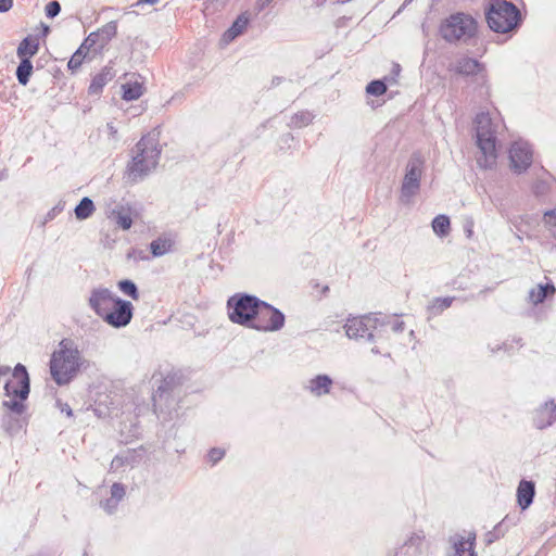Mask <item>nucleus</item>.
I'll return each mask as SVG.
<instances>
[{
	"mask_svg": "<svg viewBox=\"0 0 556 556\" xmlns=\"http://www.w3.org/2000/svg\"><path fill=\"white\" fill-rule=\"evenodd\" d=\"M162 153L159 138L148 134L140 138L132 150L131 160L125 170V178L129 184H137L146 179L159 165Z\"/></svg>",
	"mask_w": 556,
	"mask_h": 556,
	"instance_id": "f257e3e1",
	"label": "nucleus"
},
{
	"mask_svg": "<svg viewBox=\"0 0 556 556\" xmlns=\"http://www.w3.org/2000/svg\"><path fill=\"white\" fill-rule=\"evenodd\" d=\"M50 374L58 386L68 384L80 368H87L89 362L81 356L77 345L71 339H63L50 358Z\"/></svg>",
	"mask_w": 556,
	"mask_h": 556,
	"instance_id": "f03ea898",
	"label": "nucleus"
},
{
	"mask_svg": "<svg viewBox=\"0 0 556 556\" xmlns=\"http://www.w3.org/2000/svg\"><path fill=\"white\" fill-rule=\"evenodd\" d=\"M181 397V377L174 372L167 374L152 396L153 410L162 424L178 418Z\"/></svg>",
	"mask_w": 556,
	"mask_h": 556,
	"instance_id": "7ed1b4c3",
	"label": "nucleus"
},
{
	"mask_svg": "<svg viewBox=\"0 0 556 556\" xmlns=\"http://www.w3.org/2000/svg\"><path fill=\"white\" fill-rule=\"evenodd\" d=\"M479 25L477 20L465 12H456L440 23L441 38L451 45H468L478 37Z\"/></svg>",
	"mask_w": 556,
	"mask_h": 556,
	"instance_id": "20e7f679",
	"label": "nucleus"
},
{
	"mask_svg": "<svg viewBox=\"0 0 556 556\" xmlns=\"http://www.w3.org/2000/svg\"><path fill=\"white\" fill-rule=\"evenodd\" d=\"M501 124L493 119L489 113H478L475 117V129L477 144L481 150L483 157H479L477 163L481 168H491L496 160V134Z\"/></svg>",
	"mask_w": 556,
	"mask_h": 556,
	"instance_id": "39448f33",
	"label": "nucleus"
},
{
	"mask_svg": "<svg viewBox=\"0 0 556 556\" xmlns=\"http://www.w3.org/2000/svg\"><path fill=\"white\" fill-rule=\"evenodd\" d=\"M485 18L490 29L498 34L515 30L522 23L520 10L507 0H490L485 9Z\"/></svg>",
	"mask_w": 556,
	"mask_h": 556,
	"instance_id": "423d86ee",
	"label": "nucleus"
},
{
	"mask_svg": "<svg viewBox=\"0 0 556 556\" xmlns=\"http://www.w3.org/2000/svg\"><path fill=\"white\" fill-rule=\"evenodd\" d=\"M263 300L256 295L237 292L227 300V314L231 323L252 329L255 323L257 308L262 306Z\"/></svg>",
	"mask_w": 556,
	"mask_h": 556,
	"instance_id": "0eeeda50",
	"label": "nucleus"
},
{
	"mask_svg": "<svg viewBox=\"0 0 556 556\" xmlns=\"http://www.w3.org/2000/svg\"><path fill=\"white\" fill-rule=\"evenodd\" d=\"M384 325V320H381L378 314H368L348 318L344 329L350 339L372 342Z\"/></svg>",
	"mask_w": 556,
	"mask_h": 556,
	"instance_id": "6e6552de",
	"label": "nucleus"
},
{
	"mask_svg": "<svg viewBox=\"0 0 556 556\" xmlns=\"http://www.w3.org/2000/svg\"><path fill=\"white\" fill-rule=\"evenodd\" d=\"M425 170V161L419 153H414L405 167V175L401 185L400 201L403 204L412 203L420 190V181Z\"/></svg>",
	"mask_w": 556,
	"mask_h": 556,
	"instance_id": "1a4fd4ad",
	"label": "nucleus"
},
{
	"mask_svg": "<svg viewBox=\"0 0 556 556\" xmlns=\"http://www.w3.org/2000/svg\"><path fill=\"white\" fill-rule=\"evenodd\" d=\"M285 321L286 316L279 308L263 301L262 306L257 308L252 329L260 332H276L283 328Z\"/></svg>",
	"mask_w": 556,
	"mask_h": 556,
	"instance_id": "9d476101",
	"label": "nucleus"
},
{
	"mask_svg": "<svg viewBox=\"0 0 556 556\" xmlns=\"http://www.w3.org/2000/svg\"><path fill=\"white\" fill-rule=\"evenodd\" d=\"M30 392V380L24 365L17 364L12 374V379L4 384V393L9 397H16L25 401Z\"/></svg>",
	"mask_w": 556,
	"mask_h": 556,
	"instance_id": "9b49d317",
	"label": "nucleus"
},
{
	"mask_svg": "<svg viewBox=\"0 0 556 556\" xmlns=\"http://www.w3.org/2000/svg\"><path fill=\"white\" fill-rule=\"evenodd\" d=\"M510 168L516 174L525 173L532 164L533 150L531 144L525 140H517L509 149Z\"/></svg>",
	"mask_w": 556,
	"mask_h": 556,
	"instance_id": "f8f14e48",
	"label": "nucleus"
},
{
	"mask_svg": "<svg viewBox=\"0 0 556 556\" xmlns=\"http://www.w3.org/2000/svg\"><path fill=\"white\" fill-rule=\"evenodd\" d=\"M134 316V305L131 302L116 298L114 305L111 306L102 319L113 328H124L131 321Z\"/></svg>",
	"mask_w": 556,
	"mask_h": 556,
	"instance_id": "ddd939ff",
	"label": "nucleus"
},
{
	"mask_svg": "<svg viewBox=\"0 0 556 556\" xmlns=\"http://www.w3.org/2000/svg\"><path fill=\"white\" fill-rule=\"evenodd\" d=\"M448 71L462 76H477L482 83L486 80L484 65L469 56L457 59L454 63L450 64Z\"/></svg>",
	"mask_w": 556,
	"mask_h": 556,
	"instance_id": "4468645a",
	"label": "nucleus"
},
{
	"mask_svg": "<svg viewBox=\"0 0 556 556\" xmlns=\"http://www.w3.org/2000/svg\"><path fill=\"white\" fill-rule=\"evenodd\" d=\"M116 298L108 288H96L88 299L89 307L99 316L103 317L109 308L114 305Z\"/></svg>",
	"mask_w": 556,
	"mask_h": 556,
	"instance_id": "2eb2a0df",
	"label": "nucleus"
},
{
	"mask_svg": "<svg viewBox=\"0 0 556 556\" xmlns=\"http://www.w3.org/2000/svg\"><path fill=\"white\" fill-rule=\"evenodd\" d=\"M532 422L539 430L546 429L556 422V403L553 399L545 401L534 409Z\"/></svg>",
	"mask_w": 556,
	"mask_h": 556,
	"instance_id": "dca6fc26",
	"label": "nucleus"
},
{
	"mask_svg": "<svg viewBox=\"0 0 556 556\" xmlns=\"http://www.w3.org/2000/svg\"><path fill=\"white\" fill-rule=\"evenodd\" d=\"M117 34V23L111 21L96 31L90 33L83 41V48H92L97 45L103 48Z\"/></svg>",
	"mask_w": 556,
	"mask_h": 556,
	"instance_id": "f3484780",
	"label": "nucleus"
},
{
	"mask_svg": "<svg viewBox=\"0 0 556 556\" xmlns=\"http://www.w3.org/2000/svg\"><path fill=\"white\" fill-rule=\"evenodd\" d=\"M450 543L454 549V553L451 556H477L475 552V532H468L467 535L456 533L450 538Z\"/></svg>",
	"mask_w": 556,
	"mask_h": 556,
	"instance_id": "a211bd4d",
	"label": "nucleus"
},
{
	"mask_svg": "<svg viewBox=\"0 0 556 556\" xmlns=\"http://www.w3.org/2000/svg\"><path fill=\"white\" fill-rule=\"evenodd\" d=\"M142 459V453L137 450H125L118 453L111 462L110 470L118 471L123 468H134Z\"/></svg>",
	"mask_w": 556,
	"mask_h": 556,
	"instance_id": "6ab92c4d",
	"label": "nucleus"
},
{
	"mask_svg": "<svg viewBox=\"0 0 556 556\" xmlns=\"http://www.w3.org/2000/svg\"><path fill=\"white\" fill-rule=\"evenodd\" d=\"M126 495L125 485L121 482H114L110 490V497L100 501V507L109 515L117 510L119 503Z\"/></svg>",
	"mask_w": 556,
	"mask_h": 556,
	"instance_id": "aec40b11",
	"label": "nucleus"
},
{
	"mask_svg": "<svg viewBox=\"0 0 556 556\" xmlns=\"http://www.w3.org/2000/svg\"><path fill=\"white\" fill-rule=\"evenodd\" d=\"M546 178H539L532 185V193L540 201H551V193L556 190V180L547 173L544 172Z\"/></svg>",
	"mask_w": 556,
	"mask_h": 556,
	"instance_id": "412c9836",
	"label": "nucleus"
},
{
	"mask_svg": "<svg viewBox=\"0 0 556 556\" xmlns=\"http://www.w3.org/2000/svg\"><path fill=\"white\" fill-rule=\"evenodd\" d=\"M333 384V380L328 375H317L309 379L305 389L314 396L320 397L329 394Z\"/></svg>",
	"mask_w": 556,
	"mask_h": 556,
	"instance_id": "4be33fe9",
	"label": "nucleus"
},
{
	"mask_svg": "<svg viewBox=\"0 0 556 556\" xmlns=\"http://www.w3.org/2000/svg\"><path fill=\"white\" fill-rule=\"evenodd\" d=\"M535 496V484L533 481L522 479L517 486V502L521 510L529 508Z\"/></svg>",
	"mask_w": 556,
	"mask_h": 556,
	"instance_id": "5701e85b",
	"label": "nucleus"
},
{
	"mask_svg": "<svg viewBox=\"0 0 556 556\" xmlns=\"http://www.w3.org/2000/svg\"><path fill=\"white\" fill-rule=\"evenodd\" d=\"M109 219L114 222L123 230H128L132 225L130 208L124 205H116L106 212Z\"/></svg>",
	"mask_w": 556,
	"mask_h": 556,
	"instance_id": "b1692460",
	"label": "nucleus"
},
{
	"mask_svg": "<svg viewBox=\"0 0 556 556\" xmlns=\"http://www.w3.org/2000/svg\"><path fill=\"white\" fill-rule=\"evenodd\" d=\"M555 292L556 288L553 282L549 281L545 285L540 283L529 291L528 301L533 305H539L549 296H553Z\"/></svg>",
	"mask_w": 556,
	"mask_h": 556,
	"instance_id": "393cba45",
	"label": "nucleus"
},
{
	"mask_svg": "<svg viewBox=\"0 0 556 556\" xmlns=\"http://www.w3.org/2000/svg\"><path fill=\"white\" fill-rule=\"evenodd\" d=\"M249 24V18L244 14H240L231 24V26L224 33L222 40L229 43L240 36Z\"/></svg>",
	"mask_w": 556,
	"mask_h": 556,
	"instance_id": "a878e982",
	"label": "nucleus"
},
{
	"mask_svg": "<svg viewBox=\"0 0 556 556\" xmlns=\"http://www.w3.org/2000/svg\"><path fill=\"white\" fill-rule=\"evenodd\" d=\"M454 300V296L434 298L427 306L428 319L441 315L453 304Z\"/></svg>",
	"mask_w": 556,
	"mask_h": 556,
	"instance_id": "bb28decb",
	"label": "nucleus"
},
{
	"mask_svg": "<svg viewBox=\"0 0 556 556\" xmlns=\"http://www.w3.org/2000/svg\"><path fill=\"white\" fill-rule=\"evenodd\" d=\"M109 395H105L104 399L101 396L96 400L93 412L99 418H109L113 415V412L116 409L113 401H108Z\"/></svg>",
	"mask_w": 556,
	"mask_h": 556,
	"instance_id": "cd10ccee",
	"label": "nucleus"
},
{
	"mask_svg": "<svg viewBox=\"0 0 556 556\" xmlns=\"http://www.w3.org/2000/svg\"><path fill=\"white\" fill-rule=\"evenodd\" d=\"M20 59H21V62L16 68L15 75H16L17 81L22 86H26L29 81L31 74H33L34 66H33L30 59H28V58H20Z\"/></svg>",
	"mask_w": 556,
	"mask_h": 556,
	"instance_id": "c85d7f7f",
	"label": "nucleus"
},
{
	"mask_svg": "<svg viewBox=\"0 0 556 556\" xmlns=\"http://www.w3.org/2000/svg\"><path fill=\"white\" fill-rule=\"evenodd\" d=\"M173 241L169 238L159 237L150 243V251L154 257H160L170 252Z\"/></svg>",
	"mask_w": 556,
	"mask_h": 556,
	"instance_id": "c756f323",
	"label": "nucleus"
},
{
	"mask_svg": "<svg viewBox=\"0 0 556 556\" xmlns=\"http://www.w3.org/2000/svg\"><path fill=\"white\" fill-rule=\"evenodd\" d=\"M39 43L31 37L24 38L16 50L18 58H30L38 52Z\"/></svg>",
	"mask_w": 556,
	"mask_h": 556,
	"instance_id": "7c9ffc66",
	"label": "nucleus"
},
{
	"mask_svg": "<svg viewBox=\"0 0 556 556\" xmlns=\"http://www.w3.org/2000/svg\"><path fill=\"white\" fill-rule=\"evenodd\" d=\"M94 210H96V206H94L93 201L90 198L85 197L75 206L74 213H75V216L77 219L84 220V219L89 218L92 215V213L94 212Z\"/></svg>",
	"mask_w": 556,
	"mask_h": 556,
	"instance_id": "2f4dec72",
	"label": "nucleus"
},
{
	"mask_svg": "<svg viewBox=\"0 0 556 556\" xmlns=\"http://www.w3.org/2000/svg\"><path fill=\"white\" fill-rule=\"evenodd\" d=\"M314 114L307 110L300 111L298 113H294L288 123V127L290 128H303L308 126L313 119Z\"/></svg>",
	"mask_w": 556,
	"mask_h": 556,
	"instance_id": "473e14b6",
	"label": "nucleus"
},
{
	"mask_svg": "<svg viewBox=\"0 0 556 556\" xmlns=\"http://www.w3.org/2000/svg\"><path fill=\"white\" fill-rule=\"evenodd\" d=\"M111 80L110 70L104 68L102 72L97 74L89 86V93L97 94L100 93L103 87Z\"/></svg>",
	"mask_w": 556,
	"mask_h": 556,
	"instance_id": "72a5a7b5",
	"label": "nucleus"
},
{
	"mask_svg": "<svg viewBox=\"0 0 556 556\" xmlns=\"http://www.w3.org/2000/svg\"><path fill=\"white\" fill-rule=\"evenodd\" d=\"M143 93V87L140 83H126L123 85V99L132 101L139 99Z\"/></svg>",
	"mask_w": 556,
	"mask_h": 556,
	"instance_id": "f704fd0d",
	"label": "nucleus"
},
{
	"mask_svg": "<svg viewBox=\"0 0 556 556\" xmlns=\"http://www.w3.org/2000/svg\"><path fill=\"white\" fill-rule=\"evenodd\" d=\"M432 229L439 237H445L451 229V222L446 215H438L432 220Z\"/></svg>",
	"mask_w": 556,
	"mask_h": 556,
	"instance_id": "c9c22d12",
	"label": "nucleus"
},
{
	"mask_svg": "<svg viewBox=\"0 0 556 556\" xmlns=\"http://www.w3.org/2000/svg\"><path fill=\"white\" fill-rule=\"evenodd\" d=\"M117 287L122 293L131 298L132 300H138L140 298V292L137 285L130 279L118 281Z\"/></svg>",
	"mask_w": 556,
	"mask_h": 556,
	"instance_id": "e433bc0d",
	"label": "nucleus"
},
{
	"mask_svg": "<svg viewBox=\"0 0 556 556\" xmlns=\"http://www.w3.org/2000/svg\"><path fill=\"white\" fill-rule=\"evenodd\" d=\"M89 50H90V48H83V43H81L80 47L71 56V59L67 63L68 70H71L72 72L77 71L81 66L83 61L86 58Z\"/></svg>",
	"mask_w": 556,
	"mask_h": 556,
	"instance_id": "4c0bfd02",
	"label": "nucleus"
},
{
	"mask_svg": "<svg viewBox=\"0 0 556 556\" xmlns=\"http://www.w3.org/2000/svg\"><path fill=\"white\" fill-rule=\"evenodd\" d=\"M2 405H3V407L8 408L10 412H12L13 414H15L17 416H21L22 414H24V412L26 409L24 401L16 399V397H13L12 400H9V401H3Z\"/></svg>",
	"mask_w": 556,
	"mask_h": 556,
	"instance_id": "58836bf2",
	"label": "nucleus"
},
{
	"mask_svg": "<svg viewBox=\"0 0 556 556\" xmlns=\"http://www.w3.org/2000/svg\"><path fill=\"white\" fill-rule=\"evenodd\" d=\"M366 91H367V93H369L371 96L380 97L383 93H386L387 85H386L384 80L376 79V80L370 81L367 85Z\"/></svg>",
	"mask_w": 556,
	"mask_h": 556,
	"instance_id": "ea45409f",
	"label": "nucleus"
},
{
	"mask_svg": "<svg viewBox=\"0 0 556 556\" xmlns=\"http://www.w3.org/2000/svg\"><path fill=\"white\" fill-rule=\"evenodd\" d=\"M507 530L498 522L491 531L485 535L486 544H492L505 535Z\"/></svg>",
	"mask_w": 556,
	"mask_h": 556,
	"instance_id": "a19ab883",
	"label": "nucleus"
},
{
	"mask_svg": "<svg viewBox=\"0 0 556 556\" xmlns=\"http://www.w3.org/2000/svg\"><path fill=\"white\" fill-rule=\"evenodd\" d=\"M378 316L380 317L381 320H384V327L390 326L391 329L396 333H401L404 331L405 323L403 320H400L397 318L391 319L390 317L382 316L381 314H378Z\"/></svg>",
	"mask_w": 556,
	"mask_h": 556,
	"instance_id": "79ce46f5",
	"label": "nucleus"
},
{
	"mask_svg": "<svg viewBox=\"0 0 556 556\" xmlns=\"http://www.w3.org/2000/svg\"><path fill=\"white\" fill-rule=\"evenodd\" d=\"M3 427L8 432L13 434L22 428V425L17 419H13L12 416L8 415L3 418Z\"/></svg>",
	"mask_w": 556,
	"mask_h": 556,
	"instance_id": "37998d69",
	"label": "nucleus"
},
{
	"mask_svg": "<svg viewBox=\"0 0 556 556\" xmlns=\"http://www.w3.org/2000/svg\"><path fill=\"white\" fill-rule=\"evenodd\" d=\"M225 456V450L219 447H213L208 451L206 457L207 460L214 466Z\"/></svg>",
	"mask_w": 556,
	"mask_h": 556,
	"instance_id": "c03bdc74",
	"label": "nucleus"
},
{
	"mask_svg": "<svg viewBox=\"0 0 556 556\" xmlns=\"http://www.w3.org/2000/svg\"><path fill=\"white\" fill-rule=\"evenodd\" d=\"M45 12H46V16L49 17V18H54L55 16H58L61 12V4L59 1L56 0H53V1H50L47 5H46V9H45Z\"/></svg>",
	"mask_w": 556,
	"mask_h": 556,
	"instance_id": "a18cd8bd",
	"label": "nucleus"
},
{
	"mask_svg": "<svg viewBox=\"0 0 556 556\" xmlns=\"http://www.w3.org/2000/svg\"><path fill=\"white\" fill-rule=\"evenodd\" d=\"M473 227H475L473 218L470 216L466 217L463 223V229L468 239H471L473 236Z\"/></svg>",
	"mask_w": 556,
	"mask_h": 556,
	"instance_id": "49530a36",
	"label": "nucleus"
},
{
	"mask_svg": "<svg viewBox=\"0 0 556 556\" xmlns=\"http://www.w3.org/2000/svg\"><path fill=\"white\" fill-rule=\"evenodd\" d=\"M544 224L551 227H556V208L546 211L543 216Z\"/></svg>",
	"mask_w": 556,
	"mask_h": 556,
	"instance_id": "de8ad7c7",
	"label": "nucleus"
},
{
	"mask_svg": "<svg viewBox=\"0 0 556 556\" xmlns=\"http://www.w3.org/2000/svg\"><path fill=\"white\" fill-rule=\"evenodd\" d=\"M519 518L516 516V515H506L501 521L500 523L508 531L509 528L514 527L517 525Z\"/></svg>",
	"mask_w": 556,
	"mask_h": 556,
	"instance_id": "09e8293b",
	"label": "nucleus"
},
{
	"mask_svg": "<svg viewBox=\"0 0 556 556\" xmlns=\"http://www.w3.org/2000/svg\"><path fill=\"white\" fill-rule=\"evenodd\" d=\"M13 7V0H0V13L10 11Z\"/></svg>",
	"mask_w": 556,
	"mask_h": 556,
	"instance_id": "8fccbe9b",
	"label": "nucleus"
},
{
	"mask_svg": "<svg viewBox=\"0 0 556 556\" xmlns=\"http://www.w3.org/2000/svg\"><path fill=\"white\" fill-rule=\"evenodd\" d=\"M157 2H159V0H138L135 3V7H140L142 4H151V5H153V4L157 3Z\"/></svg>",
	"mask_w": 556,
	"mask_h": 556,
	"instance_id": "3c124183",
	"label": "nucleus"
},
{
	"mask_svg": "<svg viewBox=\"0 0 556 556\" xmlns=\"http://www.w3.org/2000/svg\"><path fill=\"white\" fill-rule=\"evenodd\" d=\"M108 130L112 137H115L117 134L116 127L113 125V123L108 124Z\"/></svg>",
	"mask_w": 556,
	"mask_h": 556,
	"instance_id": "603ef678",
	"label": "nucleus"
},
{
	"mask_svg": "<svg viewBox=\"0 0 556 556\" xmlns=\"http://www.w3.org/2000/svg\"><path fill=\"white\" fill-rule=\"evenodd\" d=\"M282 79H283V78H282V77H280V76H275V77L271 79V84H270V86H271V87H277V86H279V85L281 84Z\"/></svg>",
	"mask_w": 556,
	"mask_h": 556,
	"instance_id": "864d4df0",
	"label": "nucleus"
},
{
	"mask_svg": "<svg viewBox=\"0 0 556 556\" xmlns=\"http://www.w3.org/2000/svg\"><path fill=\"white\" fill-rule=\"evenodd\" d=\"M56 215V207H53L52 210H50L46 216V220H51L55 217Z\"/></svg>",
	"mask_w": 556,
	"mask_h": 556,
	"instance_id": "5fc2aeb1",
	"label": "nucleus"
},
{
	"mask_svg": "<svg viewBox=\"0 0 556 556\" xmlns=\"http://www.w3.org/2000/svg\"><path fill=\"white\" fill-rule=\"evenodd\" d=\"M273 0H257V4L261 9H264L267 4H269Z\"/></svg>",
	"mask_w": 556,
	"mask_h": 556,
	"instance_id": "6e6d98bb",
	"label": "nucleus"
},
{
	"mask_svg": "<svg viewBox=\"0 0 556 556\" xmlns=\"http://www.w3.org/2000/svg\"><path fill=\"white\" fill-rule=\"evenodd\" d=\"M62 412H65L67 416L73 415V410L67 404H65V406L62 408Z\"/></svg>",
	"mask_w": 556,
	"mask_h": 556,
	"instance_id": "4d7b16f0",
	"label": "nucleus"
},
{
	"mask_svg": "<svg viewBox=\"0 0 556 556\" xmlns=\"http://www.w3.org/2000/svg\"><path fill=\"white\" fill-rule=\"evenodd\" d=\"M8 178V173L5 169L0 170V181L5 180Z\"/></svg>",
	"mask_w": 556,
	"mask_h": 556,
	"instance_id": "13d9d810",
	"label": "nucleus"
},
{
	"mask_svg": "<svg viewBox=\"0 0 556 556\" xmlns=\"http://www.w3.org/2000/svg\"><path fill=\"white\" fill-rule=\"evenodd\" d=\"M41 26H42V34H43V36L48 35V33L50 31L49 26L46 25V24H41Z\"/></svg>",
	"mask_w": 556,
	"mask_h": 556,
	"instance_id": "bf43d9fd",
	"label": "nucleus"
},
{
	"mask_svg": "<svg viewBox=\"0 0 556 556\" xmlns=\"http://www.w3.org/2000/svg\"><path fill=\"white\" fill-rule=\"evenodd\" d=\"M400 71H401L400 65H399V64H394V65H393V73H394L395 75H399Z\"/></svg>",
	"mask_w": 556,
	"mask_h": 556,
	"instance_id": "052dcab7",
	"label": "nucleus"
},
{
	"mask_svg": "<svg viewBox=\"0 0 556 556\" xmlns=\"http://www.w3.org/2000/svg\"><path fill=\"white\" fill-rule=\"evenodd\" d=\"M371 353H374V354H380V351H379V349H378L377 346H374V348L371 349Z\"/></svg>",
	"mask_w": 556,
	"mask_h": 556,
	"instance_id": "680f3d73",
	"label": "nucleus"
},
{
	"mask_svg": "<svg viewBox=\"0 0 556 556\" xmlns=\"http://www.w3.org/2000/svg\"><path fill=\"white\" fill-rule=\"evenodd\" d=\"M413 0H404V3L402 5V8H404L405 5H407L408 3H410Z\"/></svg>",
	"mask_w": 556,
	"mask_h": 556,
	"instance_id": "e2e57ef3",
	"label": "nucleus"
}]
</instances>
